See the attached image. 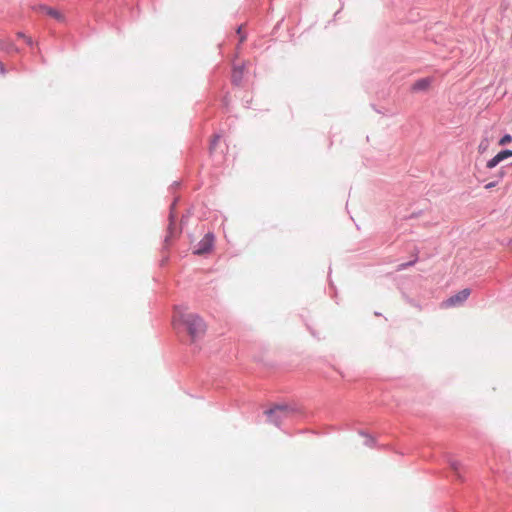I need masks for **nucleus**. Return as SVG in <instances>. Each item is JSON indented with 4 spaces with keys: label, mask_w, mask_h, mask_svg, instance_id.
I'll return each instance as SVG.
<instances>
[{
    "label": "nucleus",
    "mask_w": 512,
    "mask_h": 512,
    "mask_svg": "<svg viewBox=\"0 0 512 512\" xmlns=\"http://www.w3.org/2000/svg\"><path fill=\"white\" fill-rule=\"evenodd\" d=\"M173 327L176 332H180L184 328L191 338L192 343H196L201 339L206 332V324L204 320L197 314L184 313L181 309L176 307L173 316Z\"/></svg>",
    "instance_id": "1"
},
{
    "label": "nucleus",
    "mask_w": 512,
    "mask_h": 512,
    "mask_svg": "<svg viewBox=\"0 0 512 512\" xmlns=\"http://www.w3.org/2000/svg\"><path fill=\"white\" fill-rule=\"evenodd\" d=\"M296 413V409L287 404H277L265 411L268 420L275 426L280 427L284 419H288Z\"/></svg>",
    "instance_id": "2"
},
{
    "label": "nucleus",
    "mask_w": 512,
    "mask_h": 512,
    "mask_svg": "<svg viewBox=\"0 0 512 512\" xmlns=\"http://www.w3.org/2000/svg\"><path fill=\"white\" fill-rule=\"evenodd\" d=\"M176 202L177 199H175L174 202L171 204V211L169 214V225L167 228V235L165 236L164 239V248H168L172 239L175 238L180 233L175 226L176 216L173 212V210L175 209Z\"/></svg>",
    "instance_id": "3"
},
{
    "label": "nucleus",
    "mask_w": 512,
    "mask_h": 512,
    "mask_svg": "<svg viewBox=\"0 0 512 512\" xmlns=\"http://www.w3.org/2000/svg\"><path fill=\"white\" fill-rule=\"evenodd\" d=\"M213 245H214V234L209 232L195 246L194 254L205 255L212 250Z\"/></svg>",
    "instance_id": "4"
},
{
    "label": "nucleus",
    "mask_w": 512,
    "mask_h": 512,
    "mask_svg": "<svg viewBox=\"0 0 512 512\" xmlns=\"http://www.w3.org/2000/svg\"><path fill=\"white\" fill-rule=\"evenodd\" d=\"M471 290L465 288L458 293L450 296L443 302L444 307H456L462 305L469 297Z\"/></svg>",
    "instance_id": "5"
},
{
    "label": "nucleus",
    "mask_w": 512,
    "mask_h": 512,
    "mask_svg": "<svg viewBox=\"0 0 512 512\" xmlns=\"http://www.w3.org/2000/svg\"><path fill=\"white\" fill-rule=\"evenodd\" d=\"M511 156H512V150H510V149L502 150L487 162L486 167L489 169H492V168L496 167L500 162H502L503 160H505Z\"/></svg>",
    "instance_id": "6"
},
{
    "label": "nucleus",
    "mask_w": 512,
    "mask_h": 512,
    "mask_svg": "<svg viewBox=\"0 0 512 512\" xmlns=\"http://www.w3.org/2000/svg\"><path fill=\"white\" fill-rule=\"evenodd\" d=\"M431 82L432 79L430 77L421 78L412 85V90L414 92L426 91L431 85Z\"/></svg>",
    "instance_id": "7"
},
{
    "label": "nucleus",
    "mask_w": 512,
    "mask_h": 512,
    "mask_svg": "<svg viewBox=\"0 0 512 512\" xmlns=\"http://www.w3.org/2000/svg\"><path fill=\"white\" fill-rule=\"evenodd\" d=\"M243 73H244V65L234 67L232 77H231L232 83L234 85L238 86L241 84V81L243 78Z\"/></svg>",
    "instance_id": "8"
},
{
    "label": "nucleus",
    "mask_w": 512,
    "mask_h": 512,
    "mask_svg": "<svg viewBox=\"0 0 512 512\" xmlns=\"http://www.w3.org/2000/svg\"><path fill=\"white\" fill-rule=\"evenodd\" d=\"M0 50L7 53L19 52L18 47L9 40H0Z\"/></svg>",
    "instance_id": "9"
},
{
    "label": "nucleus",
    "mask_w": 512,
    "mask_h": 512,
    "mask_svg": "<svg viewBox=\"0 0 512 512\" xmlns=\"http://www.w3.org/2000/svg\"><path fill=\"white\" fill-rule=\"evenodd\" d=\"M40 11L57 19V20H61L62 19V15L55 9L51 8V7H48V6H45V5H41L39 7Z\"/></svg>",
    "instance_id": "10"
},
{
    "label": "nucleus",
    "mask_w": 512,
    "mask_h": 512,
    "mask_svg": "<svg viewBox=\"0 0 512 512\" xmlns=\"http://www.w3.org/2000/svg\"><path fill=\"white\" fill-rule=\"evenodd\" d=\"M360 435H362L366 438L365 443H364L366 446L373 447L375 445V439L372 436L366 434L363 431H360Z\"/></svg>",
    "instance_id": "11"
},
{
    "label": "nucleus",
    "mask_w": 512,
    "mask_h": 512,
    "mask_svg": "<svg viewBox=\"0 0 512 512\" xmlns=\"http://www.w3.org/2000/svg\"><path fill=\"white\" fill-rule=\"evenodd\" d=\"M449 464H450L451 469L455 472V474L458 477H460V474H459V469H460V466H461L460 462H458L456 460H451L449 462Z\"/></svg>",
    "instance_id": "12"
},
{
    "label": "nucleus",
    "mask_w": 512,
    "mask_h": 512,
    "mask_svg": "<svg viewBox=\"0 0 512 512\" xmlns=\"http://www.w3.org/2000/svg\"><path fill=\"white\" fill-rule=\"evenodd\" d=\"M489 147V141L487 138H484L481 140L479 146H478V150L480 153H484Z\"/></svg>",
    "instance_id": "13"
},
{
    "label": "nucleus",
    "mask_w": 512,
    "mask_h": 512,
    "mask_svg": "<svg viewBox=\"0 0 512 512\" xmlns=\"http://www.w3.org/2000/svg\"><path fill=\"white\" fill-rule=\"evenodd\" d=\"M512 141V136L510 134H505L500 140L499 145L504 146Z\"/></svg>",
    "instance_id": "14"
},
{
    "label": "nucleus",
    "mask_w": 512,
    "mask_h": 512,
    "mask_svg": "<svg viewBox=\"0 0 512 512\" xmlns=\"http://www.w3.org/2000/svg\"><path fill=\"white\" fill-rule=\"evenodd\" d=\"M219 139H220V135H215L214 138L211 140L210 147H209L210 153H213V151L215 150Z\"/></svg>",
    "instance_id": "15"
},
{
    "label": "nucleus",
    "mask_w": 512,
    "mask_h": 512,
    "mask_svg": "<svg viewBox=\"0 0 512 512\" xmlns=\"http://www.w3.org/2000/svg\"><path fill=\"white\" fill-rule=\"evenodd\" d=\"M237 34L239 35L240 39H239V44H242L245 39H246V35L242 33V26H239L238 29H237Z\"/></svg>",
    "instance_id": "16"
},
{
    "label": "nucleus",
    "mask_w": 512,
    "mask_h": 512,
    "mask_svg": "<svg viewBox=\"0 0 512 512\" xmlns=\"http://www.w3.org/2000/svg\"><path fill=\"white\" fill-rule=\"evenodd\" d=\"M415 262H416V260H413V261H410V262H407V263H402V264L399 265V270L406 269L409 266L414 265Z\"/></svg>",
    "instance_id": "17"
},
{
    "label": "nucleus",
    "mask_w": 512,
    "mask_h": 512,
    "mask_svg": "<svg viewBox=\"0 0 512 512\" xmlns=\"http://www.w3.org/2000/svg\"><path fill=\"white\" fill-rule=\"evenodd\" d=\"M0 74L5 75L6 74V68L2 62H0Z\"/></svg>",
    "instance_id": "18"
},
{
    "label": "nucleus",
    "mask_w": 512,
    "mask_h": 512,
    "mask_svg": "<svg viewBox=\"0 0 512 512\" xmlns=\"http://www.w3.org/2000/svg\"><path fill=\"white\" fill-rule=\"evenodd\" d=\"M25 41L26 43L29 45V46H32L33 45V40L31 37H25Z\"/></svg>",
    "instance_id": "19"
},
{
    "label": "nucleus",
    "mask_w": 512,
    "mask_h": 512,
    "mask_svg": "<svg viewBox=\"0 0 512 512\" xmlns=\"http://www.w3.org/2000/svg\"><path fill=\"white\" fill-rule=\"evenodd\" d=\"M17 37L25 39L27 36L23 32H18Z\"/></svg>",
    "instance_id": "20"
},
{
    "label": "nucleus",
    "mask_w": 512,
    "mask_h": 512,
    "mask_svg": "<svg viewBox=\"0 0 512 512\" xmlns=\"http://www.w3.org/2000/svg\"><path fill=\"white\" fill-rule=\"evenodd\" d=\"M494 186H495V183H494V182H491V183H488V184L486 185V188H487V189H490V188H492V187H494Z\"/></svg>",
    "instance_id": "21"
},
{
    "label": "nucleus",
    "mask_w": 512,
    "mask_h": 512,
    "mask_svg": "<svg viewBox=\"0 0 512 512\" xmlns=\"http://www.w3.org/2000/svg\"><path fill=\"white\" fill-rule=\"evenodd\" d=\"M508 245L512 248V238L509 240Z\"/></svg>",
    "instance_id": "22"
},
{
    "label": "nucleus",
    "mask_w": 512,
    "mask_h": 512,
    "mask_svg": "<svg viewBox=\"0 0 512 512\" xmlns=\"http://www.w3.org/2000/svg\"><path fill=\"white\" fill-rule=\"evenodd\" d=\"M178 185H179V183H178V182H174V183H173V186H178Z\"/></svg>",
    "instance_id": "23"
}]
</instances>
